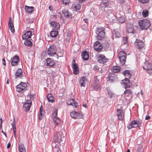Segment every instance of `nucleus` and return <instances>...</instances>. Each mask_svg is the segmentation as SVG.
I'll return each mask as SVG.
<instances>
[{
	"label": "nucleus",
	"mask_w": 152,
	"mask_h": 152,
	"mask_svg": "<svg viewBox=\"0 0 152 152\" xmlns=\"http://www.w3.org/2000/svg\"><path fill=\"white\" fill-rule=\"evenodd\" d=\"M31 102L29 100L26 101V102L23 105V107L24 108V110L25 111L29 110L30 107H31Z\"/></svg>",
	"instance_id": "23"
},
{
	"label": "nucleus",
	"mask_w": 152,
	"mask_h": 152,
	"mask_svg": "<svg viewBox=\"0 0 152 152\" xmlns=\"http://www.w3.org/2000/svg\"><path fill=\"white\" fill-rule=\"evenodd\" d=\"M113 11L110 9L107 10L106 12V16L107 18L112 20L113 19L112 18L114 16Z\"/></svg>",
	"instance_id": "27"
},
{
	"label": "nucleus",
	"mask_w": 152,
	"mask_h": 152,
	"mask_svg": "<svg viewBox=\"0 0 152 152\" xmlns=\"http://www.w3.org/2000/svg\"><path fill=\"white\" fill-rule=\"evenodd\" d=\"M118 20L119 22L121 23H123L125 21V19L123 17H118Z\"/></svg>",
	"instance_id": "45"
},
{
	"label": "nucleus",
	"mask_w": 152,
	"mask_h": 152,
	"mask_svg": "<svg viewBox=\"0 0 152 152\" xmlns=\"http://www.w3.org/2000/svg\"><path fill=\"white\" fill-rule=\"evenodd\" d=\"M26 40L24 42V44L28 46H31L32 45V42L30 40Z\"/></svg>",
	"instance_id": "43"
},
{
	"label": "nucleus",
	"mask_w": 152,
	"mask_h": 152,
	"mask_svg": "<svg viewBox=\"0 0 152 152\" xmlns=\"http://www.w3.org/2000/svg\"><path fill=\"white\" fill-rule=\"evenodd\" d=\"M19 61V57L18 56H14L11 62V65L13 66L17 65Z\"/></svg>",
	"instance_id": "24"
},
{
	"label": "nucleus",
	"mask_w": 152,
	"mask_h": 152,
	"mask_svg": "<svg viewBox=\"0 0 152 152\" xmlns=\"http://www.w3.org/2000/svg\"><path fill=\"white\" fill-rule=\"evenodd\" d=\"M81 5L79 4H76L75 6V8L77 10H79L81 8Z\"/></svg>",
	"instance_id": "48"
},
{
	"label": "nucleus",
	"mask_w": 152,
	"mask_h": 152,
	"mask_svg": "<svg viewBox=\"0 0 152 152\" xmlns=\"http://www.w3.org/2000/svg\"><path fill=\"white\" fill-rule=\"evenodd\" d=\"M8 26L9 29L12 33L15 32V29L12 18L11 17L9 18L8 22Z\"/></svg>",
	"instance_id": "19"
},
{
	"label": "nucleus",
	"mask_w": 152,
	"mask_h": 152,
	"mask_svg": "<svg viewBox=\"0 0 152 152\" xmlns=\"http://www.w3.org/2000/svg\"><path fill=\"white\" fill-rule=\"evenodd\" d=\"M27 86L26 83L21 82L16 86V90L18 92H23L27 89Z\"/></svg>",
	"instance_id": "5"
},
{
	"label": "nucleus",
	"mask_w": 152,
	"mask_h": 152,
	"mask_svg": "<svg viewBox=\"0 0 152 152\" xmlns=\"http://www.w3.org/2000/svg\"><path fill=\"white\" fill-rule=\"evenodd\" d=\"M97 34V38L99 40H101L102 38H104L105 36L104 31L101 28H98L96 32Z\"/></svg>",
	"instance_id": "13"
},
{
	"label": "nucleus",
	"mask_w": 152,
	"mask_h": 152,
	"mask_svg": "<svg viewBox=\"0 0 152 152\" xmlns=\"http://www.w3.org/2000/svg\"><path fill=\"white\" fill-rule=\"evenodd\" d=\"M11 125L13 129H16L15 127V120L14 119V121L13 122V123L11 124Z\"/></svg>",
	"instance_id": "51"
},
{
	"label": "nucleus",
	"mask_w": 152,
	"mask_h": 152,
	"mask_svg": "<svg viewBox=\"0 0 152 152\" xmlns=\"http://www.w3.org/2000/svg\"><path fill=\"white\" fill-rule=\"evenodd\" d=\"M148 11L146 10H145L142 12V14L143 16L144 17H146L148 15Z\"/></svg>",
	"instance_id": "46"
},
{
	"label": "nucleus",
	"mask_w": 152,
	"mask_h": 152,
	"mask_svg": "<svg viewBox=\"0 0 152 152\" xmlns=\"http://www.w3.org/2000/svg\"><path fill=\"white\" fill-rule=\"evenodd\" d=\"M53 8V7L52 6H49V9L50 10H52Z\"/></svg>",
	"instance_id": "60"
},
{
	"label": "nucleus",
	"mask_w": 152,
	"mask_h": 152,
	"mask_svg": "<svg viewBox=\"0 0 152 152\" xmlns=\"http://www.w3.org/2000/svg\"><path fill=\"white\" fill-rule=\"evenodd\" d=\"M127 31L128 33H134V27L132 25H130L129 27H127Z\"/></svg>",
	"instance_id": "39"
},
{
	"label": "nucleus",
	"mask_w": 152,
	"mask_h": 152,
	"mask_svg": "<svg viewBox=\"0 0 152 152\" xmlns=\"http://www.w3.org/2000/svg\"><path fill=\"white\" fill-rule=\"evenodd\" d=\"M70 116L75 119H79L82 118L83 114L81 112H77L75 111H73L70 113Z\"/></svg>",
	"instance_id": "10"
},
{
	"label": "nucleus",
	"mask_w": 152,
	"mask_h": 152,
	"mask_svg": "<svg viewBox=\"0 0 152 152\" xmlns=\"http://www.w3.org/2000/svg\"><path fill=\"white\" fill-rule=\"evenodd\" d=\"M138 126L135 121V120H134L130 123L127 126V128L129 129H131L133 128H135Z\"/></svg>",
	"instance_id": "29"
},
{
	"label": "nucleus",
	"mask_w": 152,
	"mask_h": 152,
	"mask_svg": "<svg viewBox=\"0 0 152 152\" xmlns=\"http://www.w3.org/2000/svg\"><path fill=\"white\" fill-rule=\"evenodd\" d=\"M150 118V117L149 116L147 115L145 116V119L146 120H148Z\"/></svg>",
	"instance_id": "55"
},
{
	"label": "nucleus",
	"mask_w": 152,
	"mask_h": 152,
	"mask_svg": "<svg viewBox=\"0 0 152 152\" xmlns=\"http://www.w3.org/2000/svg\"><path fill=\"white\" fill-rule=\"evenodd\" d=\"M113 37L115 38H119L121 36V35L118 31H116L114 29L113 31Z\"/></svg>",
	"instance_id": "36"
},
{
	"label": "nucleus",
	"mask_w": 152,
	"mask_h": 152,
	"mask_svg": "<svg viewBox=\"0 0 152 152\" xmlns=\"http://www.w3.org/2000/svg\"><path fill=\"white\" fill-rule=\"evenodd\" d=\"M70 2V0H62V2L63 4H67Z\"/></svg>",
	"instance_id": "49"
},
{
	"label": "nucleus",
	"mask_w": 152,
	"mask_h": 152,
	"mask_svg": "<svg viewBox=\"0 0 152 152\" xmlns=\"http://www.w3.org/2000/svg\"><path fill=\"white\" fill-rule=\"evenodd\" d=\"M11 146V144L10 143V142H9L7 145V148L8 149L10 148Z\"/></svg>",
	"instance_id": "56"
},
{
	"label": "nucleus",
	"mask_w": 152,
	"mask_h": 152,
	"mask_svg": "<svg viewBox=\"0 0 152 152\" xmlns=\"http://www.w3.org/2000/svg\"><path fill=\"white\" fill-rule=\"evenodd\" d=\"M72 64L74 73L75 75L78 74L79 72L78 67L77 64L75 63V59L72 60Z\"/></svg>",
	"instance_id": "15"
},
{
	"label": "nucleus",
	"mask_w": 152,
	"mask_h": 152,
	"mask_svg": "<svg viewBox=\"0 0 152 152\" xmlns=\"http://www.w3.org/2000/svg\"><path fill=\"white\" fill-rule=\"evenodd\" d=\"M122 81L125 88L130 87L131 86L129 80V79L125 78V79L123 80Z\"/></svg>",
	"instance_id": "25"
},
{
	"label": "nucleus",
	"mask_w": 152,
	"mask_h": 152,
	"mask_svg": "<svg viewBox=\"0 0 152 152\" xmlns=\"http://www.w3.org/2000/svg\"><path fill=\"white\" fill-rule=\"evenodd\" d=\"M143 68L146 70L147 72L149 74L152 73V65L151 63L146 61L144 63Z\"/></svg>",
	"instance_id": "8"
},
{
	"label": "nucleus",
	"mask_w": 152,
	"mask_h": 152,
	"mask_svg": "<svg viewBox=\"0 0 152 152\" xmlns=\"http://www.w3.org/2000/svg\"><path fill=\"white\" fill-rule=\"evenodd\" d=\"M135 121L137 125H138V126H139L140 125L142 122V120H140Z\"/></svg>",
	"instance_id": "50"
},
{
	"label": "nucleus",
	"mask_w": 152,
	"mask_h": 152,
	"mask_svg": "<svg viewBox=\"0 0 152 152\" xmlns=\"http://www.w3.org/2000/svg\"><path fill=\"white\" fill-rule=\"evenodd\" d=\"M118 2L120 4H123L124 2V0H117Z\"/></svg>",
	"instance_id": "53"
},
{
	"label": "nucleus",
	"mask_w": 152,
	"mask_h": 152,
	"mask_svg": "<svg viewBox=\"0 0 152 152\" xmlns=\"http://www.w3.org/2000/svg\"><path fill=\"white\" fill-rule=\"evenodd\" d=\"M88 53L87 51H84L82 53V56L83 59L85 61H86L89 59Z\"/></svg>",
	"instance_id": "30"
},
{
	"label": "nucleus",
	"mask_w": 152,
	"mask_h": 152,
	"mask_svg": "<svg viewBox=\"0 0 152 152\" xmlns=\"http://www.w3.org/2000/svg\"><path fill=\"white\" fill-rule=\"evenodd\" d=\"M58 34V31L56 29H53L50 33V36L52 37H56Z\"/></svg>",
	"instance_id": "31"
},
{
	"label": "nucleus",
	"mask_w": 152,
	"mask_h": 152,
	"mask_svg": "<svg viewBox=\"0 0 152 152\" xmlns=\"http://www.w3.org/2000/svg\"><path fill=\"white\" fill-rule=\"evenodd\" d=\"M107 59L103 54H99L98 57V61L101 64H104L107 62Z\"/></svg>",
	"instance_id": "14"
},
{
	"label": "nucleus",
	"mask_w": 152,
	"mask_h": 152,
	"mask_svg": "<svg viewBox=\"0 0 152 152\" xmlns=\"http://www.w3.org/2000/svg\"><path fill=\"white\" fill-rule=\"evenodd\" d=\"M32 35L31 32L30 31H26L22 36V38L24 40L30 38Z\"/></svg>",
	"instance_id": "20"
},
{
	"label": "nucleus",
	"mask_w": 152,
	"mask_h": 152,
	"mask_svg": "<svg viewBox=\"0 0 152 152\" xmlns=\"http://www.w3.org/2000/svg\"><path fill=\"white\" fill-rule=\"evenodd\" d=\"M19 151L20 152H26L23 143H20L19 145Z\"/></svg>",
	"instance_id": "38"
},
{
	"label": "nucleus",
	"mask_w": 152,
	"mask_h": 152,
	"mask_svg": "<svg viewBox=\"0 0 152 152\" xmlns=\"http://www.w3.org/2000/svg\"><path fill=\"white\" fill-rule=\"evenodd\" d=\"M88 82L86 77L83 76L80 78L79 81V84L81 87H85L87 85Z\"/></svg>",
	"instance_id": "12"
},
{
	"label": "nucleus",
	"mask_w": 152,
	"mask_h": 152,
	"mask_svg": "<svg viewBox=\"0 0 152 152\" xmlns=\"http://www.w3.org/2000/svg\"><path fill=\"white\" fill-rule=\"evenodd\" d=\"M112 70L114 73H117L120 71L121 67L118 66H115L111 69Z\"/></svg>",
	"instance_id": "33"
},
{
	"label": "nucleus",
	"mask_w": 152,
	"mask_h": 152,
	"mask_svg": "<svg viewBox=\"0 0 152 152\" xmlns=\"http://www.w3.org/2000/svg\"><path fill=\"white\" fill-rule=\"evenodd\" d=\"M118 56L120 62V64L121 65H124L126 62V53L124 51H121L118 53Z\"/></svg>",
	"instance_id": "4"
},
{
	"label": "nucleus",
	"mask_w": 152,
	"mask_h": 152,
	"mask_svg": "<svg viewBox=\"0 0 152 152\" xmlns=\"http://www.w3.org/2000/svg\"><path fill=\"white\" fill-rule=\"evenodd\" d=\"M56 48L55 46L53 44L51 45L48 49V51L43 52L42 55H43V54L47 53L50 56H53L56 54Z\"/></svg>",
	"instance_id": "2"
},
{
	"label": "nucleus",
	"mask_w": 152,
	"mask_h": 152,
	"mask_svg": "<svg viewBox=\"0 0 152 152\" xmlns=\"http://www.w3.org/2000/svg\"><path fill=\"white\" fill-rule=\"evenodd\" d=\"M51 26L55 28L58 29L60 28V25L58 23H56L55 21H52L50 22Z\"/></svg>",
	"instance_id": "37"
},
{
	"label": "nucleus",
	"mask_w": 152,
	"mask_h": 152,
	"mask_svg": "<svg viewBox=\"0 0 152 152\" xmlns=\"http://www.w3.org/2000/svg\"><path fill=\"white\" fill-rule=\"evenodd\" d=\"M94 48L96 51L100 52L102 51L103 48L102 46L98 42H96L94 43Z\"/></svg>",
	"instance_id": "16"
},
{
	"label": "nucleus",
	"mask_w": 152,
	"mask_h": 152,
	"mask_svg": "<svg viewBox=\"0 0 152 152\" xmlns=\"http://www.w3.org/2000/svg\"><path fill=\"white\" fill-rule=\"evenodd\" d=\"M123 74L125 77V78L129 79L131 76V75L130 73L129 70H126L123 73Z\"/></svg>",
	"instance_id": "32"
},
{
	"label": "nucleus",
	"mask_w": 152,
	"mask_h": 152,
	"mask_svg": "<svg viewBox=\"0 0 152 152\" xmlns=\"http://www.w3.org/2000/svg\"><path fill=\"white\" fill-rule=\"evenodd\" d=\"M110 43L106 40L102 46L105 49H108L110 46Z\"/></svg>",
	"instance_id": "41"
},
{
	"label": "nucleus",
	"mask_w": 152,
	"mask_h": 152,
	"mask_svg": "<svg viewBox=\"0 0 152 152\" xmlns=\"http://www.w3.org/2000/svg\"><path fill=\"white\" fill-rule=\"evenodd\" d=\"M53 121L56 125L60 124L61 122V121L59 118L56 117L53 118Z\"/></svg>",
	"instance_id": "42"
},
{
	"label": "nucleus",
	"mask_w": 152,
	"mask_h": 152,
	"mask_svg": "<svg viewBox=\"0 0 152 152\" xmlns=\"http://www.w3.org/2000/svg\"><path fill=\"white\" fill-rule=\"evenodd\" d=\"M117 115L119 120H121L124 118V114L123 111L120 109L117 111Z\"/></svg>",
	"instance_id": "18"
},
{
	"label": "nucleus",
	"mask_w": 152,
	"mask_h": 152,
	"mask_svg": "<svg viewBox=\"0 0 152 152\" xmlns=\"http://www.w3.org/2000/svg\"><path fill=\"white\" fill-rule=\"evenodd\" d=\"M62 13L64 16L66 18H72V15L71 13L66 10H63L62 11Z\"/></svg>",
	"instance_id": "26"
},
{
	"label": "nucleus",
	"mask_w": 152,
	"mask_h": 152,
	"mask_svg": "<svg viewBox=\"0 0 152 152\" xmlns=\"http://www.w3.org/2000/svg\"><path fill=\"white\" fill-rule=\"evenodd\" d=\"M138 23L142 30L147 29L151 25L150 21L147 19L140 20L139 21Z\"/></svg>",
	"instance_id": "3"
},
{
	"label": "nucleus",
	"mask_w": 152,
	"mask_h": 152,
	"mask_svg": "<svg viewBox=\"0 0 152 152\" xmlns=\"http://www.w3.org/2000/svg\"><path fill=\"white\" fill-rule=\"evenodd\" d=\"M25 9L28 13H31L34 10V7H29L26 6Z\"/></svg>",
	"instance_id": "35"
},
{
	"label": "nucleus",
	"mask_w": 152,
	"mask_h": 152,
	"mask_svg": "<svg viewBox=\"0 0 152 152\" xmlns=\"http://www.w3.org/2000/svg\"><path fill=\"white\" fill-rule=\"evenodd\" d=\"M44 111L42 106H41L39 110V118L40 120L42 119L44 116Z\"/></svg>",
	"instance_id": "28"
},
{
	"label": "nucleus",
	"mask_w": 152,
	"mask_h": 152,
	"mask_svg": "<svg viewBox=\"0 0 152 152\" xmlns=\"http://www.w3.org/2000/svg\"><path fill=\"white\" fill-rule=\"evenodd\" d=\"M15 78H22L23 76L22 70L20 69H18L15 73Z\"/></svg>",
	"instance_id": "21"
},
{
	"label": "nucleus",
	"mask_w": 152,
	"mask_h": 152,
	"mask_svg": "<svg viewBox=\"0 0 152 152\" xmlns=\"http://www.w3.org/2000/svg\"><path fill=\"white\" fill-rule=\"evenodd\" d=\"M112 3V2L109 0H102L100 4V8L103 9L106 7H110Z\"/></svg>",
	"instance_id": "9"
},
{
	"label": "nucleus",
	"mask_w": 152,
	"mask_h": 152,
	"mask_svg": "<svg viewBox=\"0 0 152 152\" xmlns=\"http://www.w3.org/2000/svg\"><path fill=\"white\" fill-rule=\"evenodd\" d=\"M2 61H3V64L4 65H5L6 64V62H5V59L4 58H3L2 59Z\"/></svg>",
	"instance_id": "59"
},
{
	"label": "nucleus",
	"mask_w": 152,
	"mask_h": 152,
	"mask_svg": "<svg viewBox=\"0 0 152 152\" xmlns=\"http://www.w3.org/2000/svg\"><path fill=\"white\" fill-rule=\"evenodd\" d=\"M91 86L94 90L96 91L97 90L100 88L99 81L98 77L96 76L94 77V81L92 84Z\"/></svg>",
	"instance_id": "7"
},
{
	"label": "nucleus",
	"mask_w": 152,
	"mask_h": 152,
	"mask_svg": "<svg viewBox=\"0 0 152 152\" xmlns=\"http://www.w3.org/2000/svg\"><path fill=\"white\" fill-rule=\"evenodd\" d=\"M126 99L128 100L131 99L132 97V92L130 89H126L124 91Z\"/></svg>",
	"instance_id": "17"
},
{
	"label": "nucleus",
	"mask_w": 152,
	"mask_h": 152,
	"mask_svg": "<svg viewBox=\"0 0 152 152\" xmlns=\"http://www.w3.org/2000/svg\"><path fill=\"white\" fill-rule=\"evenodd\" d=\"M13 130L14 133L15 134V133H16V129H13Z\"/></svg>",
	"instance_id": "64"
},
{
	"label": "nucleus",
	"mask_w": 152,
	"mask_h": 152,
	"mask_svg": "<svg viewBox=\"0 0 152 152\" xmlns=\"http://www.w3.org/2000/svg\"><path fill=\"white\" fill-rule=\"evenodd\" d=\"M123 39L124 40L126 41V42L125 43H126L127 41V38L126 37H124L123 38Z\"/></svg>",
	"instance_id": "57"
},
{
	"label": "nucleus",
	"mask_w": 152,
	"mask_h": 152,
	"mask_svg": "<svg viewBox=\"0 0 152 152\" xmlns=\"http://www.w3.org/2000/svg\"><path fill=\"white\" fill-rule=\"evenodd\" d=\"M149 0H138V1L142 4L147 3L149 2Z\"/></svg>",
	"instance_id": "47"
},
{
	"label": "nucleus",
	"mask_w": 152,
	"mask_h": 152,
	"mask_svg": "<svg viewBox=\"0 0 152 152\" xmlns=\"http://www.w3.org/2000/svg\"><path fill=\"white\" fill-rule=\"evenodd\" d=\"M135 44L137 46V48L140 51L144 50L145 44L142 40L138 39H136L135 42Z\"/></svg>",
	"instance_id": "6"
},
{
	"label": "nucleus",
	"mask_w": 152,
	"mask_h": 152,
	"mask_svg": "<svg viewBox=\"0 0 152 152\" xmlns=\"http://www.w3.org/2000/svg\"><path fill=\"white\" fill-rule=\"evenodd\" d=\"M85 0H79V2L80 3H82L83 1H84Z\"/></svg>",
	"instance_id": "63"
},
{
	"label": "nucleus",
	"mask_w": 152,
	"mask_h": 152,
	"mask_svg": "<svg viewBox=\"0 0 152 152\" xmlns=\"http://www.w3.org/2000/svg\"><path fill=\"white\" fill-rule=\"evenodd\" d=\"M112 76L109 75V80L111 82H114L116 79L115 76L114 74L111 75Z\"/></svg>",
	"instance_id": "40"
},
{
	"label": "nucleus",
	"mask_w": 152,
	"mask_h": 152,
	"mask_svg": "<svg viewBox=\"0 0 152 152\" xmlns=\"http://www.w3.org/2000/svg\"><path fill=\"white\" fill-rule=\"evenodd\" d=\"M57 114V112H54L53 113V115L54 116V118L56 117Z\"/></svg>",
	"instance_id": "54"
},
{
	"label": "nucleus",
	"mask_w": 152,
	"mask_h": 152,
	"mask_svg": "<svg viewBox=\"0 0 152 152\" xmlns=\"http://www.w3.org/2000/svg\"><path fill=\"white\" fill-rule=\"evenodd\" d=\"M67 102L68 105L75 106V107H77L78 106L77 103L73 99L68 100Z\"/></svg>",
	"instance_id": "22"
},
{
	"label": "nucleus",
	"mask_w": 152,
	"mask_h": 152,
	"mask_svg": "<svg viewBox=\"0 0 152 152\" xmlns=\"http://www.w3.org/2000/svg\"><path fill=\"white\" fill-rule=\"evenodd\" d=\"M46 65L47 67L53 68L54 66L55 63L53 59L48 58L46 59Z\"/></svg>",
	"instance_id": "11"
},
{
	"label": "nucleus",
	"mask_w": 152,
	"mask_h": 152,
	"mask_svg": "<svg viewBox=\"0 0 152 152\" xmlns=\"http://www.w3.org/2000/svg\"><path fill=\"white\" fill-rule=\"evenodd\" d=\"M0 120L1 124H2V123H3V120L1 118H0Z\"/></svg>",
	"instance_id": "62"
},
{
	"label": "nucleus",
	"mask_w": 152,
	"mask_h": 152,
	"mask_svg": "<svg viewBox=\"0 0 152 152\" xmlns=\"http://www.w3.org/2000/svg\"><path fill=\"white\" fill-rule=\"evenodd\" d=\"M47 99L49 102L53 103L54 101V98L53 96L51 94H48L47 96Z\"/></svg>",
	"instance_id": "34"
},
{
	"label": "nucleus",
	"mask_w": 152,
	"mask_h": 152,
	"mask_svg": "<svg viewBox=\"0 0 152 152\" xmlns=\"http://www.w3.org/2000/svg\"><path fill=\"white\" fill-rule=\"evenodd\" d=\"M64 132L63 131H60L56 132L53 139V141L55 143H59L61 141L64 140L65 134L64 133Z\"/></svg>",
	"instance_id": "1"
},
{
	"label": "nucleus",
	"mask_w": 152,
	"mask_h": 152,
	"mask_svg": "<svg viewBox=\"0 0 152 152\" xmlns=\"http://www.w3.org/2000/svg\"><path fill=\"white\" fill-rule=\"evenodd\" d=\"M107 91L108 94L111 98H113L114 97L115 94L112 91L108 90Z\"/></svg>",
	"instance_id": "44"
},
{
	"label": "nucleus",
	"mask_w": 152,
	"mask_h": 152,
	"mask_svg": "<svg viewBox=\"0 0 152 152\" xmlns=\"http://www.w3.org/2000/svg\"><path fill=\"white\" fill-rule=\"evenodd\" d=\"M83 20H84V22L85 23H87L88 22V20L87 19H84Z\"/></svg>",
	"instance_id": "61"
},
{
	"label": "nucleus",
	"mask_w": 152,
	"mask_h": 152,
	"mask_svg": "<svg viewBox=\"0 0 152 152\" xmlns=\"http://www.w3.org/2000/svg\"><path fill=\"white\" fill-rule=\"evenodd\" d=\"M1 132L3 133L4 135L5 136L7 137V134L6 133V132H4V131H3V130H2L1 131Z\"/></svg>",
	"instance_id": "58"
},
{
	"label": "nucleus",
	"mask_w": 152,
	"mask_h": 152,
	"mask_svg": "<svg viewBox=\"0 0 152 152\" xmlns=\"http://www.w3.org/2000/svg\"><path fill=\"white\" fill-rule=\"evenodd\" d=\"M99 67L97 66H95L93 67V69L95 71H98L99 69Z\"/></svg>",
	"instance_id": "52"
}]
</instances>
